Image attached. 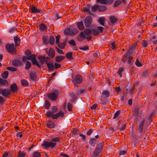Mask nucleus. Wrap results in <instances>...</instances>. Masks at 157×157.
Here are the masks:
<instances>
[{"mask_svg":"<svg viewBox=\"0 0 157 157\" xmlns=\"http://www.w3.org/2000/svg\"><path fill=\"white\" fill-rule=\"evenodd\" d=\"M29 10L32 13H38L41 11V9H37L36 7L33 6L29 8Z\"/></svg>","mask_w":157,"mask_h":157,"instance_id":"nucleus-8","label":"nucleus"},{"mask_svg":"<svg viewBox=\"0 0 157 157\" xmlns=\"http://www.w3.org/2000/svg\"><path fill=\"white\" fill-rule=\"evenodd\" d=\"M80 49L83 50H88L89 49V47L88 46H86L85 47L81 48H80Z\"/></svg>","mask_w":157,"mask_h":157,"instance_id":"nucleus-64","label":"nucleus"},{"mask_svg":"<svg viewBox=\"0 0 157 157\" xmlns=\"http://www.w3.org/2000/svg\"><path fill=\"white\" fill-rule=\"evenodd\" d=\"M30 78L33 80H34L36 78V76L34 73L31 72L30 73Z\"/></svg>","mask_w":157,"mask_h":157,"instance_id":"nucleus-43","label":"nucleus"},{"mask_svg":"<svg viewBox=\"0 0 157 157\" xmlns=\"http://www.w3.org/2000/svg\"><path fill=\"white\" fill-rule=\"evenodd\" d=\"M85 38V36L83 32H81L80 33L77 37V40L79 41H82Z\"/></svg>","mask_w":157,"mask_h":157,"instance_id":"nucleus-11","label":"nucleus"},{"mask_svg":"<svg viewBox=\"0 0 157 157\" xmlns=\"http://www.w3.org/2000/svg\"><path fill=\"white\" fill-rule=\"evenodd\" d=\"M25 155L24 152H21V151H19L18 153V156L17 157H25Z\"/></svg>","mask_w":157,"mask_h":157,"instance_id":"nucleus-36","label":"nucleus"},{"mask_svg":"<svg viewBox=\"0 0 157 157\" xmlns=\"http://www.w3.org/2000/svg\"><path fill=\"white\" fill-rule=\"evenodd\" d=\"M7 69L8 70H10L13 71H15L17 70L16 68L12 67H7Z\"/></svg>","mask_w":157,"mask_h":157,"instance_id":"nucleus-55","label":"nucleus"},{"mask_svg":"<svg viewBox=\"0 0 157 157\" xmlns=\"http://www.w3.org/2000/svg\"><path fill=\"white\" fill-rule=\"evenodd\" d=\"M135 64L137 67H141L142 66V64L139 61L138 59H137L135 62Z\"/></svg>","mask_w":157,"mask_h":157,"instance_id":"nucleus-59","label":"nucleus"},{"mask_svg":"<svg viewBox=\"0 0 157 157\" xmlns=\"http://www.w3.org/2000/svg\"><path fill=\"white\" fill-rule=\"evenodd\" d=\"M91 32L92 34L94 36L98 35L100 33L99 31L97 29H93Z\"/></svg>","mask_w":157,"mask_h":157,"instance_id":"nucleus-27","label":"nucleus"},{"mask_svg":"<svg viewBox=\"0 0 157 157\" xmlns=\"http://www.w3.org/2000/svg\"><path fill=\"white\" fill-rule=\"evenodd\" d=\"M124 68L123 67H121L119 68L117 73L120 75V77H121V73L124 71Z\"/></svg>","mask_w":157,"mask_h":157,"instance_id":"nucleus-45","label":"nucleus"},{"mask_svg":"<svg viewBox=\"0 0 157 157\" xmlns=\"http://www.w3.org/2000/svg\"><path fill=\"white\" fill-rule=\"evenodd\" d=\"M142 44L144 48H146L148 45V42L145 40H143L142 42Z\"/></svg>","mask_w":157,"mask_h":157,"instance_id":"nucleus-40","label":"nucleus"},{"mask_svg":"<svg viewBox=\"0 0 157 157\" xmlns=\"http://www.w3.org/2000/svg\"><path fill=\"white\" fill-rule=\"evenodd\" d=\"M106 10V7L105 6H98V11L99 12H104Z\"/></svg>","mask_w":157,"mask_h":157,"instance_id":"nucleus-23","label":"nucleus"},{"mask_svg":"<svg viewBox=\"0 0 157 157\" xmlns=\"http://www.w3.org/2000/svg\"><path fill=\"white\" fill-rule=\"evenodd\" d=\"M58 91H55L54 92L49 94L48 98L52 100H56L58 97Z\"/></svg>","mask_w":157,"mask_h":157,"instance_id":"nucleus-6","label":"nucleus"},{"mask_svg":"<svg viewBox=\"0 0 157 157\" xmlns=\"http://www.w3.org/2000/svg\"><path fill=\"white\" fill-rule=\"evenodd\" d=\"M42 39L44 44H47L49 42L48 40V38L46 37H43Z\"/></svg>","mask_w":157,"mask_h":157,"instance_id":"nucleus-46","label":"nucleus"},{"mask_svg":"<svg viewBox=\"0 0 157 157\" xmlns=\"http://www.w3.org/2000/svg\"><path fill=\"white\" fill-rule=\"evenodd\" d=\"M48 56L51 58H53L55 56V51L52 48H50L49 50Z\"/></svg>","mask_w":157,"mask_h":157,"instance_id":"nucleus-13","label":"nucleus"},{"mask_svg":"<svg viewBox=\"0 0 157 157\" xmlns=\"http://www.w3.org/2000/svg\"><path fill=\"white\" fill-rule=\"evenodd\" d=\"M6 47L8 52L12 54L15 53V49L14 47V45L13 44H7L6 45Z\"/></svg>","mask_w":157,"mask_h":157,"instance_id":"nucleus-4","label":"nucleus"},{"mask_svg":"<svg viewBox=\"0 0 157 157\" xmlns=\"http://www.w3.org/2000/svg\"><path fill=\"white\" fill-rule=\"evenodd\" d=\"M65 58V57L62 56H58L56 57V60L57 62H60Z\"/></svg>","mask_w":157,"mask_h":157,"instance_id":"nucleus-22","label":"nucleus"},{"mask_svg":"<svg viewBox=\"0 0 157 157\" xmlns=\"http://www.w3.org/2000/svg\"><path fill=\"white\" fill-rule=\"evenodd\" d=\"M69 43L73 46H75L76 44L75 42V41L73 40H71L69 41Z\"/></svg>","mask_w":157,"mask_h":157,"instance_id":"nucleus-57","label":"nucleus"},{"mask_svg":"<svg viewBox=\"0 0 157 157\" xmlns=\"http://www.w3.org/2000/svg\"><path fill=\"white\" fill-rule=\"evenodd\" d=\"M85 91V90H78L77 92V94H81L83 93Z\"/></svg>","mask_w":157,"mask_h":157,"instance_id":"nucleus-63","label":"nucleus"},{"mask_svg":"<svg viewBox=\"0 0 157 157\" xmlns=\"http://www.w3.org/2000/svg\"><path fill=\"white\" fill-rule=\"evenodd\" d=\"M36 58L35 55H32L28 57H27V59L29 60L32 61Z\"/></svg>","mask_w":157,"mask_h":157,"instance_id":"nucleus-53","label":"nucleus"},{"mask_svg":"<svg viewBox=\"0 0 157 157\" xmlns=\"http://www.w3.org/2000/svg\"><path fill=\"white\" fill-rule=\"evenodd\" d=\"M122 1L120 0H117L113 4V6L114 7H116L120 5L122 3Z\"/></svg>","mask_w":157,"mask_h":157,"instance_id":"nucleus-25","label":"nucleus"},{"mask_svg":"<svg viewBox=\"0 0 157 157\" xmlns=\"http://www.w3.org/2000/svg\"><path fill=\"white\" fill-rule=\"evenodd\" d=\"M92 21L91 17L90 16L87 17L84 20V23L86 27H88L90 25Z\"/></svg>","mask_w":157,"mask_h":157,"instance_id":"nucleus-7","label":"nucleus"},{"mask_svg":"<svg viewBox=\"0 0 157 157\" xmlns=\"http://www.w3.org/2000/svg\"><path fill=\"white\" fill-rule=\"evenodd\" d=\"M92 10L93 12L96 11L97 10H98V5H96L91 7Z\"/></svg>","mask_w":157,"mask_h":157,"instance_id":"nucleus-49","label":"nucleus"},{"mask_svg":"<svg viewBox=\"0 0 157 157\" xmlns=\"http://www.w3.org/2000/svg\"><path fill=\"white\" fill-rule=\"evenodd\" d=\"M51 111L48 110L46 112V115L48 117L52 118L53 119H57L59 117H63L64 116L63 112L62 111L58 113V109L57 106H52Z\"/></svg>","mask_w":157,"mask_h":157,"instance_id":"nucleus-1","label":"nucleus"},{"mask_svg":"<svg viewBox=\"0 0 157 157\" xmlns=\"http://www.w3.org/2000/svg\"><path fill=\"white\" fill-rule=\"evenodd\" d=\"M77 26L80 30H82L84 29V26L82 21L77 23Z\"/></svg>","mask_w":157,"mask_h":157,"instance_id":"nucleus-14","label":"nucleus"},{"mask_svg":"<svg viewBox=\"0 0 157 157\" xmlns=\"http://www.w3.org/2000/svg\"><path fill=\"white\" fill-rule=\"evenodd\" d=\"M55 38L53 36H50V40H49L50 44H53L54 42Z\"/></svg>","mask_w":157,"mask_h":157,"instance_id":"nucleus-44","label":"nucleus"},{"mask_svg":"<svg viewBox=\"0 0 157 157\" xmlns=\"http://www.w3.org/2000/svg\"><path fill=\"white\" fill-rule=\"evenodd\" d=\"M102 94L105 97H108L109 95V93L108 91L105 90L103 91Z\"/></svg>","mask_w":157,"mask_h":157,"instance_id":"nucleus-54","label":"nucleus"},{"mask_svg":"<svg viewBox=\"0 0 157 157\" xmlns=\"http://www.w3.org/2000/svg\"><path fill=\"white\" fill-rule=\"evenodd\" d=\"M39 28L40 30L44 31L47 29V27L44 24L41 23L39 25Z\"/></svg>","mask_w":157,"mask_h":157,"instance_id":"nucleus-26","label":"nucleus"},{"mask_svg":"<svg viewBox=\"0 0 157 157\" xmlns=\"http://www.w3.org/2000/svg\"><path fill=\"white\" fill-rule=\"evenodd\" d=\"M58 46L61 49H63L64 48L65 44L64 43H59L57 44Z\"/></svg>","mask_w":157,"mask_h":157,"instance_id":"nucleus-38","label":"nucleus"},{"mask_svg":"<svg viewBox=\"0 0 157 157\" xmlns=\"http://www.w3.org/2000/svg\"><path fill=\"white\" fill-rule=\"evenodd\" d=\"M114 0H96V2L103 5H110L113 2Z\"/></svg>","mask_w":157,"mask_h":157,"instance_id":"nucleus-5","label":"nucleus"},{"mask_svg":"<svg viewBox=\"0 0 157 157\" xmlns=\"http://www.w3.org/2000/svg\"><path fill=\"white\" fill-rule=\"evenodd\" d=\"M0 92L2 95L4 97L7 96L10 94V91L8 89L0 90Z\"/></svg>","mask_w":157,"mask_h":157,"instance_id":"nucleus-10","label":"nucleus"},{"mask_svg":"<svg viewBox=\"0 0 157 157\" xmlns=\"http://www.w3.org/2000/svg\"><path fill=\"white\" fill-rule=\"evenodd\" d=\"M90 6V5L88 4V7L87 8H84L83 10V11L84 12H89L90 13V9L89 7V6Z\"/></svg>","mask_w":157,"mask_h":157,"instance_id":"nucleus-52","label":"nucleus"},{"mask_svg":"<svg viewBox=\"0 0 157 157\" xmlns=\"http://www.w3.org/2000/svg\"><path fill=\"white\" fill-rule=\"evenodd\" d=\"M72 53L71 52H69L66 54V57L68 59H70L72 58Z\"/></svg>","mask_w":157,"mask_h":157,"instance_id":"nucleus-51","label":"nucleus"},{"mask_svg":"<svg viewBox=\"0 0 157 157\" xmlns=\"http://www.w3.org/2000/svg\"><path fill=\"white\" fill-rule=\"evenodd\" d=\"M75 79L76 83L79 84L82 82V78L81 75H77L75 76Z\"/></svg>","mask_w":157,"mask_h":157,"instance_id":"nucleus-12","label":"nucleus"},{"mask_svg":"<svg viewBox=\"0 0 157 157\" xmlns=\"http://www.w3.org/2000/svg\"><path fill=\"white\" fill-rule=\"evenodd\" d=\"M135 49V46L134 45H133L131 46L129 50L123 56L122 60L124 62H125L127 61V57L128 55H130L132 54L133 53Z\"/></svg>","mask_w":157,"mask_h":157,"instance_id":"nucleus-3","label":"nucleus"},{"mask_svg":"<svg viewBox=\"0 0 157 157\" xmlns=\"http://www.w3.org/2000/svg\"><path fill=\"white\" fill-rule=\"evenodd\" d=\"M151 39L154 44H155L157 43V33L151 37Z\"/></svg>","mask_w":157,"mask_h":157,"instance_id":"nucleus-17","label":"nucleus"},{"mask_svg":"<svg viewBox=\"0 0 157 157\" xmlns=\"http://www.w3.org/2000/svg\"><path fill=\"white\" fill-rule=\"evenodd\" d=\"M51 104L50 102L48 101H46L45 104V107L47 109H48L50 106Z\"/></svg>","mask_w":157,"mask_h":157,"instance_id":"nucleus-39","label":"nucleus"},{"mask_svg":"<svg viewBox=\"0 0 157 157\" xmlns=\"http://www.w3.org/2000/svg\"><path fill=\"white\" fill-rule=\"evenodd\" d=\"M32 63L33 64H35L38 67H40V65L36 61V58H34L31 61Z\"/></svg>","mask_w":157,"mask_h":157,"instance_id":"nucleus-35","label":"nucleus"},{"mask_svg":"<svg viewBox=\"0 0 157 157\" xmlns=\"http://www.w3.org/2000/svg\"><path fill=\"white\" fill-rule=\"evenodd\" d=\"M121 113V111L120 110H118L114 114V116L113 117V118L114 119H116L117 117L120 115Z\"/></svg>","mask_w":157,"mask_h":157,"instance_id":"nucleus-47","label":"nucleus"},{"mask_svg":"<svg viewBox=\"0 0 157 157\" xmlns=\"http://www.w3.org/2000/svg\"><path fill=\"white\" fill-rule=\"evenodd\" d=\"M78 29L76 28L71 29V35H75V34L78 33Z\"/></svg>","mask_w":157,"mask_h":157,"instance_id":"nucleus-32","label":"nucleus"},{"mask_svg":"<svg viewBox=\"0 0 157 157\" xmlns=\"http://www.w3.org/2000/svg\"><path fill=\"white\" fill-rule=\"evenodd\" d=\"M49 143V146L50 147L52 148H53L55 147V146L56 145V143L53 142H50Z\"/></svg>","mask_w":157,"mask_h":157,"instance_id":"nucleus-58","label":"nucleus"},{"mask_svg":"<svg viewBox=\"0 0 157 157\" xmlns=\"http://www.w3.org/2000/svg\"><path fill=\"white\" fill-rule=\"evenodd\" d=\"M109 21L111 23L113 24L117 21V19L115 17L112 16L110 17Z\"/></svg>","mask_w":157,"mask_h":157,"instance_id":"nucleus-30","label":"nucleus"},{"mask_svg":"<svg viewBox=\"0 0 157 157\" xmlns=\"http://www.w3.org/2000/svg\"><path fill=\"white\" fill-rule=\"evenodd\" d=\"M64 33L66 35H71V29L67 28L65 29L64 31Z\"/></svg>","mask_w":157,"mask_h":157,"instance_id":"nucleus-24","label":"nucleus"},{"mask_svg":"<svg viewBox=\"0 0 157 157\" xmlns=\"http://www.w3.org/2000/svg\"><path fill=\"white\" fill-rule=\"evenodd\" d=\"M145 122L144 120L142 121L139 124V131L140 132H143V126Z\"/></svg>","mask_w":157,"mask_h":157,"instance_id":"nucleus-16","label":"nucleus"},{"mask_svg":"<svg viewBox=\"0 0 157 157\" xmlns=\"http://www.w3.org/2000/svg\"><path fill=\"white\" fill-rule=\"evenodd\" d=\"M96 142V140L94 138H92L90 139L89 141V143L93 146H95Z\"/></svg>","mask_w":157,"mask_h":157,"instance_id":"nucleus-21","label":"nucleus"},{"mask_svg":"<svg viewBox=\"0 0 157 157\" xmlns=\"http://www.w3.org/2000/svg\"><path fill=\"white\" fill-rule=\"evenodd\" d=\"M103 145V143H101L98 144L96 146L95 149L100 152L102 149Z\"/></svg>","mask_w":157,"mask_h":157,"instance_id":"nucleus-20","label":"nucleus"},{"mask_svg":"<svg viewBox=\"0 0 157 157\" xmlns=\"http://www.w3.org/2000/svg\"><path fill=\"white\" fill-rule=\"evenodd\" d=\"M12 64L13 66L17 67L21 65V62L19 60L14 59L12 61Z\"/></svg>","mask_w":157,"mask_h":157,"instance_id":"nucleus-15","label":"nucleus"},{"mask_svg":"<svg viewBox=\"0 0 157 157\" xmlns=\"http://www.w3.org/2000/svg\"><path fill=\"white\" fill-rule=\"evenodd\" d=\"M7 83L8 82L6 80L0 78V84H1L6 85L7 84Z\"/></svg>","mask_w":157,"mask_h":157,"instance_id":"nucleus-41","label":"nucleus"},{"mask_svg":"<svg viewBox=\"0 0 157 157\" xmlns=\"http://www.w3.org/2000/svg\"><path fill=\"white\" fill-rule=\"evenodd\" d=\"M105 21V19L103 17L100 18L98 20L99 23L102 26L105 25L104 22Z\"/></svg>","mask_w":157,"mask_h":157,"instance_id":"nucleus-31","label":"nucleus"},{"mask_svg":"<svg viewBox=\"0 0 157 157\" xmlns=\"http://www.w3.org/2000/svg\"><path fill=\"white\" fill-rule=\"evenodd\" d=\"M84 33L86 35H90L92 33L91 30L89 29H86L83 31Z\"/></svg>","mask_w":157,"mask_h":157,"instance_id":"nucleus-29","label":"nucleus"},{"mask_svg":"<svg viewBox=\"0 0 157 157\" xmlns=\"http://www.w3.org/2000/svg\"><path fill=\"white\" fill-rule=\"evenodd\" d=\"M2 157H12L11 155H8V153L5 152L3 155Z\"/></svg>","mask_w":157,"mask_h":157,"instance_id":"nucleus-61","label":"nucleus"},{"mask_svg":"<svg viewBox=\"0 0 157 157\" xmlns=\"http://www.w3.org/2000/svg\"><path fill=\"white\" fill-rule=\"evenodd\" d=\"M100 152L95 149L93 154V156L94 157L98 155Z\"/></svg>","mask_w":157,"mask_h":157,"instance_id":"nucleus-50","label":"nucleus"},{"mask_svg":"<svg viewBox=\"0 0 157 157\" xmlns=\"http://www.w3.org/2000/svg\"><path fill=\"white\" fill-rule=\"evenodd\" d=\"M14 40L15 41L16 46H18L20 45V40L17 36L14 37Z\"/></svg>","mask_w":157,"mask_h":157,"instance_id":"nucleus-18","label":"nucleus"},{"mask_svg":"<svg viewBox=\"0 0 157 157\" xmlns=\"http://www.w3.org/2000/svg\"><path fill=\"white\" fill-rule=\"evenodd\" d=\"M47 127L49 128H54L55 125L53 121L52 120H48L47 122Z\"/></svg>","mask_w":157,"mask_h":157,"instance_id":"nucleus-9","label":"nucleus"},{"mask_svg":"<svg viewBox=\"0 0 157 157\" xmlns=\"http://www.w3.org/2000/svg\"><path fill=\"white\" fill-rule=\"evenodd\" d=\"M38 58L40 60V61L42 64H43L44 63L45 59L44 57L41 56H38Z\"/></svg>","mask_w":157,"mask_h":157,"instance_id":"nucleus-33","label":"nucleus"},{"mask_svg":"<svg viewBox=\"0 0 157 157\" xmlns=\"http://www.w3.org/2000/svg\"><path fill=\"white\" fill-rule=\"evenodd\" d=\"M45 62L49 71H52L55 69V67L53 65V62L52 60L47 57L45 59Z\"/></svg>","mask_w":157,"mask_h":157,"instance_id":"nucleus-2","label":"nucleus"},{"mask_svg":"<svg viewBox=\"0 0 157 157\" xmlns=\"http://www.w3.org/2000/svg\"><path fill=\"white\" fill-rule=\"evenodd\" d=\"M31 64L30 62L27 61L25 64V68L26 69H29L31 67Z\"/></svg>","mask_w":157,"mask_h":157,"instance_id":"nucleus-42","label":"nucleus"},{"mask_svg":"<svg viewBox=\"0 0 157 157\" xmlns=\"http://www.w3.org/2000/svg\"><path fill=\"white\" fill-rule=\"evenodd\" d=\"M8 71H5L2 74V77L4 78H7L8 75Z\"/></svg>","mask_w":157,"mask_h":157,"instance_id":"nucleus-34","label":"nucleus"},{"mask_svg":"<svg viewBox=\"0 0 157 157\" xmlns=\"http://www.w3.org/2000/svg\"><path fill=\"white\" fill-rule=\"evenodd\" d=\"M41 145L43 148L46 149L50 147L49 143L46 141H44L43 143L41 144Z\"/></svg>","mask_w":157,"mask_h":157,"instance_id":"nucleus-19","label":"nucleus"},{"mask_svg":"<svg viewBox=\"0 0 157 157\" xmlns=\"http://www.w3.org/2000/svg\"><path fill=\"white\" fill-rule=\"evenodd\" d=\"M116 45L114 43H112V46L110 48V49L111 50H114L116 49Z\"/></svg>","mask_w":157,"mask_h":157,"instance_id":"nucleus-62","label":"nucleus"},{"mask_svg":"<svg viewBox=\"0 0 157 157\" xmlns=\"http://www.w3.org/2000/svg\"><path fill=\"white\" fill-rule=\"evenodd\" d=\"M59 137L54 138H53L52 141L55 142H59Z\"/></svg>","mask_w":157,"mask_h":157,"instance_id":"nucleus-56","label":"nucleus"},{"mask_svg":"<svg viewBox=\"0 0 157 157\" xmlns=\"http://www.w3.org/2000/svg\"><path fill=\"white\" fill-rule=\"evenodd\" d=\"M21 83L22 85L24 86H27L28 85V81L25 80H22L21 81Z\"/></svg>","mask_w":157,"mask_h":157,"instance_id":"nucleus-48","label":"nucleus"},{"mask_svg":"<svg viewBox=\"0 0 157 157\" xmlns=\"http://www.w3.org/2000/svg\"><path fill=\"white\" fill-rule=\"evenodd\" d=\"M11 90L13 92L16 91L17 89V86L15 83H13L11 86Z\"/></svg>","mask_w":157,"mask_h":157,"instance_id":"nucleus-28","label":"nucleus"},{"mask_svg":"<svg viewBox=\"0 0 157 157\" xmlns=\"http://www.w3.org/2000/svg\"><path fill=\"white\" fill-rule=\"evenodd\" d=\"M40 153L38 151H35L33 155V157H40Z\"/></svg>","mask_w":157,"mask_h":157,"instance_id":"nucleus-37","label":"nucleus"},{"mask_svg":"<svg viewBox=\"0 0 157 157\" xmlns=\"http://www.w3.org/2000/svg\"><path fill=\"white\" fill-rule=\"evenodd\" d=\"M67 107L68 110L69 111H71L72 108V105L70 103L67 104Z\"/></svg>","mask_w":157,"mask_h":157,"instance_id":"nucleus-60","label":"nucleus"}]
</instances>
